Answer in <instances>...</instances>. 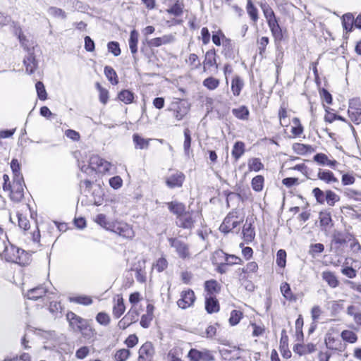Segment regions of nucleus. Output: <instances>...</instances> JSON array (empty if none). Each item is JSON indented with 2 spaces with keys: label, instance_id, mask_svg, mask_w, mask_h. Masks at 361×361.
Masks as SVG:
<instances>
[{
  "label": "nucleus",
  "instance_id": "23",
  "mask_svg": "<svg viewBox=\"0 0 361 361\" xmlns=\"http://www.w3.org/2000/svg\"><path fill=\"white\" fill-rule=\"evenodd\" d=\"M183 0H177L174 4H173L169 8L166 10V12L171 15L178 17L183 14Z\"/></svg>",
  "mask_w": 361,
  "mask_h": 361
},
{
  "label": "nucleus",
  "instance_id": "26",
  "mask_svg": "<svg viewBox=\"0 0 361 361\" xmlns=\"http://www.w3.org/2000/svg\"><path fill=\"white\" fill-rule=\"evenodd\" d=\"M232 114L237 118L245 121L248 119L250 111L247 106L243 105L240 106L239 108L233 109Z\"/></svg>",
  "mask_w": 361,
  "mask_h": 361
},
{
  "label": "nucleus",
  "instance_id": "19",
  "mask_svg": "<svg viewBox=\"0 0 361 361\" xmlns=\"http://www.w3.org/2000/svg\"><path fill=\"white\" fill-rule=\"evenodd\" d=\"M205 310L209 314L218 312L219 304L218 300L212 295L207 296L205 299Z\"/></svg>",
  "mask_w": 361,
  "mask_h": 361
},
{
  "label": "nucleus",
  "instance_id": "45",
  "mask_svg": "<svg viewBox=\"0 0 361 361\" xmlns=\"http://www.w3.org/2000/svg\"><path fill=\"white\" fill-rule=\"evenodd\" d=\"M35 88L38 98L42 101L46 100L47 99V94L43 82L41 81L37 82Z\"/></svg>",
  "mask_w": 361,
  "mask_h": 361
},
{
  "label": "nucleus",
  "instance_id": "61",
  "mask_svg": "<svg viewBox=\"0 0 361 361\" xmlns=\"http://www.w3.org/2000/svg\"><path fill=\"white\" fill-rule=\"evenodd\" d=\"M324 250V246L322 243L312 244L310 247L309 253L314 257L315 254L322 253Z\"/></svg>",
  "mask_w": 361,
  "mask_h": 361
},
{
  "label": "nucleus",
  "instance_id": "17",
  "mask_svg": "<svg viewBox=\"0 0 361 361\" xmlns=\"http://www.w3.org/2000/svg\"><path fill=\"white\" fill-rule=\"evenodd\" d=\"M223 50L222 54L226 59H234V44L231 39L224 37L223 42Z\"/></svg>",
  "mask_w": 361,
  "mask_h": 361
},
{
  "label": "nucleus",
  "instance_id": "49",
  "mask_svg": "<svg viewBox=\"0 0 361 361\" xmlns=\"http://www.w3.org/2000/svg\"><path fill=\"white\" fill-rule=\"evenodd\" d=\"M48 13L55 18H60L61 19H66V14L64 11H63L61 8L51 6L48 9Z\"/></svg>",
  "mask_w": 361,
  "mask_h": 361
},
{
  "label": "nucleus",
  "instance_id": "1",
  "mask_svg": "<svg viewBox=\"0 0 361 361\" xmlns=\"http://www.w3.org/2000/svg\"><path fill=\"white\" fill-rule=\"evenodd\" d=\"M27 255V254L24 250L18 248L10 243L0 258L4 259L8 262L24 264L26 263L24 257H26Z\"/></svg>",
  "mask_w": 361,
  "mask_h": 361
},
{
  "label": "nucleus",
  "instance_id": "64",
  "mask_svg": "<svg viewBox=\"0 0 361 361\" xmlns=\"http://www.w3.org/2000/svg\"><path fill=\"white\" fill-rule=\"evenodd\" d=\"M102 159L99 156H92L90 159V165L92 171L96 170V169H99L101 166Z\"/></svg>",
  "mask_w": 361,
  "mask_h": 361
},
{
  "label": "nucleus",
  "instance_id": "33",
  "mask_svg": "<svg viewBox=\"0 0 361 361\" xmlns=\"http://www.w3.org/2000/svg\"><path fill=\"white\" fill-rule=\"evenodd\" d=\"M261 8L263 11L264 17L267 19V23H269L272 20H276V18L275 16L274 12L272 8L267 4H262Z\"/></svg>",
  "mask_w": 361,
  "mask_h": 361
},
{
  "label": "nucleus",
  "instance_id": "8",
  "mask_svg": "<svg viewBox=\"0 0 361 361\" xmlns=\"http://www.w3.org/2000/svg\"><path fill=\"white\" fill-rule=\"evenodd\" d=\"M190 361H214V356L212 351L207 349L198 350L195 348L190 350L188 355Z\"/></svg>",
  "mask_w": 361,
  "mask_h": 361
},
{
  "label": "nucleus",
  "instance_id": "2",
  "mask_svg": "<svg viewBox=\"0 0 361 361\" xmlns=\"http://www.w3.org/2000/svg\"><path fill=\"white\" fill-rule=\"evenodd\" d=\"M168 241L170 246L175 249L176 254L180 259H185L190 257L189 245L186 243L177 238H169Z\"/></svg>",
  "mask_w": 361,
  "mask_h": 361
},
{
  "label": "nucleus",
  "instance_id": "54",
  "mask_svg": "<svg viewBox=\"0 0 361 361\" xmlns=\"http://www.w3.org/2000/svg\"><path fill=\"white\" fill-rule=\"evenodd\" d=\"M243 233L244 238L247 240H251L255 237L254 229L252 228V224L250 223L247 224V223L244 225L243 229Z\"/></svg>",
  "mask_w": 361,
  "mask_h": 361
},
{
  "label": "nucleus",
  "instance_id": "27",
  "mask_svg": "<svg viewBox=\"0 0 361 361\" xmlns=\"http://www.w3.org/2000/svg\"><path fill=\"white\" fill-rule=\"evenodd\" d=\"M317 177L326 183L338 182V179L334 177V173L328 170L319 169Z\"/></svg>",
  "mask_w": 361,
  "mask_h": 361
},
{
  "label": "nucleus",
  "instance_id": "37",
  "mask_svg": "<svg viewBox=\"0 0 361 361\" xmlns=\"http://www.w3.org/2000/svg\"><path fill=\"white\" fill-rule=\"evenodd\" d=\"M204 63L205 65L209 66H216V68L218 67L216 60V51L214 49H210L206 52Z\"/></svg>",
  "mask_w": 361,
  "mask_h": 361
},
{
  "label": "nucleus",
  "instance_id": "47",
  "mask_svg": "<svg viewBox=\"0 0 361 361\" xmlns=\"http://www.w3.org/2000/svg\"><path fill=\"white\" fill-rule=\"evenodd\" d=\"M184 143H183V148L185 155L189 156L190 155V148L191 145V135L190 131L188 128H185L184 130Z\"/></svg>",
  "mask_w": 361,
  "mask_h": 361
},
{
  "label": "nucleus",
  "instance_id": "38",
  "mask_svg": "<svg viewBox=\"0 0 361 361\" xmlns=\"http://www.w3.org/2000/svg\"><path fill=\"white\" fill-rule=\"evenodd\" d=\"M351 237L349 233L338 232L334 235V241L336 244L343 245L350 240Z\"/></svg>",
  "mask_w": 361,
  "mask_h": 361
},
{
  "label": "nucleus",
  "instance_id": "63",
  "mask_svg": "<svg viewBox=\"0 0 361 361\" xmlns=\"http://www.w3.org/2000/svg\"><path fill=\"white\" fill-rule=\"evenodd\" d=\"M109 185L115 190L119 189L123 185V180L118 176H114L109 179Z\"/></svg>",
  "mask_w": 361,
  "mask_h": 361
},
{
  "label": "nucleus",
  "instance_id": "41",
  "mask_svg": "<svg viewBox=\"0 0 361 361\" xmlns=\"http://www.w3.org/2000/svg\"><path fill=\"white\" fill-rule=\"evenodd\" d=\"M264 177L261 175L254 177L251 182L252 189L256 192L262 190L264 186Z\"/></svg>",
  "mask_w": 361,
  "mask_h": 361
},
{
  "label": "nucleus",
  "instance_id": "11",
  "mask_svg": "<svg viewBox=\"0 0 361 361\" xmlns=\"http://www.w3.org/2000/svg\"><path fill=\"white\" fill-rule=\"evenodd\" d=\"M324 343L328 349L336 351L338 353L343 352L347 347L346 344L343 343L340 339L328 335L325 337Z\"/></svg>",
  "mask_w": 361,
  "mask_h": 361
},
{
  "label": "nucleus",
  "instance_id": "29",
  "mask_svg": "<svg viewBox=\"0 0 361 361\" xmlns=\"http://www.w3.org/2000/svg\"><path fill=\"white\" fill-rule=\"evenodd\" d=\"M293 150L298 154H305L314 152V149L309 145L295 143L293 145Z\"/></svg>",
  "mask_w": 361,
  "mask_h": 361
},
{
  "label": "nucleus",
  "instance_id": "16",
  "mask_svg": "<svg viewBox=\"0 0 361 361\" xmlns=\"http://www.w3.org/2000/svg\"><path fill=\"white\" fill-rule=\"evenodd\" d=\"M169 210L176 215V219L186 211L185 205L178 201H172L166 203Z\"/></svg>",
  "mask_w": 361,
  "mask_h": 361
},
{
  "label": "nucleus",
  "instance_id": "32",
  "mask_svg": "<svg viewBox=\"0 0 361 361\" xmlns=\"http://www.w3.org/2000/svg\"><path fill=\"white\" fill-rule=\"evenodd\" d=\"M281 291L283 297L289 301H295L296 297L293 294L290 285L287 283H283L281 285Z\"/></svg>",
  "mask_w": 361,
  "mask_h": 361
},
{
  "label": "nucleus",
  "instance_id": "48",
  "mask_svg": "<svg viewBox=\"0 0 361 361\" xmlns=\"http://www.w3.org/2000/svg\"><path fill=\"white\" fill-rule=\"evenodd\" d=\"M326 202L329 206H334L340 200V197L331 190L326 191Z\"/></svg>",
  "mask_w": 361,
  "mask_h": 361
},
{
  "label": "nucleus",
  "instance_id": "52",
  "mask_svg": "<svg viewBox=\"0 0 361 361\" xmlns=\"http://www.w3.org/2000/svg\"><path fill=\"white\" fill-rule=\"evenodd\" d=\"M243 316V313L238 310H232L229 318V323L231 326L238 324Z\"/></svg>",
  "mask_w": 361,
  "mask_h": 361
},
{
  "label": "nucleus",
  "instance_id": "50",
  "mask_svg": "<svg viewBox=\"0 0 361 361\" xmlns=\"http://www.w3.org/2000/svg\"><path fill=\"white\" fill-rule=\"evenodd\" d=\"M11 168L13 173V178H20V176H23V174L20 173V164H19L18 159H13L11 160Z\"/></svg>",
  "mask_w": 361,
  "mask_h": 361
},
{
  "label": "nucleus",
  "instance_id": "20",
  "mask_svg": "<svg viewBox=\"0 0 361 361\" xmlns=\"http://www.w3.org/2000/svg\"><path fill=\"white\" fill-rule=\"evenodd\" d=\"M316 350V346L313 343H308L307 345L296 344L293 347V351L299 355H304L306 354L314 353Z\"/></svg>",
  "mask_w": 361,
  "mask_h": 361
},
{
  "label": "nucleus",
  "instance_id": "10",
  "mask_svg": "<svg viewBox=\"0 0 361 361\" xmlns=\"http://www.w3.org/2000/svg\"><path fill=\"white\" fill-rule=\"evenodd\" d=\"M180 297L177 301V305L182 309H186L192 306L195 300V293L192 290L182 291Z\"/></svg>",
  "mask_w": 361,
  "mask_h": 361
},
{
  "label": "nucleus",
  "instance_id": "9",
  "mask_svg": "<svg viewBox=\"0 0 361 361\" xmlns=\"http://www.w3.org/2000/svg\"><path fill=\"white\" fill-rule=\"evenodd\" d=\"M194 212L185 211L183 214L180 216L176 221V225L183 229L192 230L194 228V224L196 221L193 216Z\"/></svg>",
  "mask_w": 361,
  "mask_h": 361
},
{
  "label": "nucleus",
  "instance_id": "59",
  "mask_svg": "<svg viewBox=\"0 0 361 361\" xmlns=\"http://www.w3.org/2000/svg\"><path fill=\"white\" fill-rule=\"evenodd\" d=\"M108 51L114 54L115 56H118L121 54V49L118 42H109L107 44Z\"/></svg>",
  "mask_w": 361,
  "mask_h": 361
},
{
  "label": "nucleus",
  "instance_id": "15",
  "mask_svg": "<svg viewBox=\"0 0 361 361\" xmlns=\"http://www.w3.org/2000/svg\"><path fill=\"white\" fill-rule=\"evenodd\" d=\"M111 230L123 238H131L133 235L132 228L126 224H114Z\"/></svg>",
  "mask_w": 361,
  "mask_h": 361
},
{
  "label": "nucleus",
  "instance_id": "13",
  "mask_svg": "<svg viewBox=\"0 0 361 361\" xmlns=\"http://www.w3.org/2000/svg\"><path fill=\"white\" fill-rule=\"evenodd\" d=\"M23 63L25 66V71L28 74L33 73L36 70L37 61L34 54L33 48L27 49V56L25 57Z\"/></svg>",
  "mask_w": 361,
  "mask_h": 361
},
{
  "label": "nucleus",
  "instance_id": "51",
  "mask_svg": "<svg viewBox=\"0 0 361 361\" xmlns=\"http://www.w3.org/2000/svg\"><path fill=\"white\" fill-rule=\"evenodd\" d=\"M95 222L107 230L111 229V224L107 221L106 216L103 214H98L95 218Z\"/></svg>",
  "mask_w": 361,
  "mask_h": 361
},
{
  "label": "nucleus",
  "instance_id": "53",
  "mask_svg": "<svg viewBox=\"0 0 361 361\" xmlns=\"http://www.w3.org/2000/svg\"><path fill=\"white\" fill-rule=\"evenodd\" d=\"M276 264L279 267L284 268L286 263V252L284 250H279L276 255Z\"/></svg>",
  "mask_w": 361,
  "mask_h": 361
},
{
  "label": "nucleus",
  "instance_id": "35",
  "mask_svg": "<svg viewBox=\"0 0 361 361\" xmlns=\"http://www.w3.org/2000/svg\"><path fill=\"white\" fill-rule=\"evenodd\" d=\"M104 74L111 84L117 85L118 83L116 72L112 67L109 66H105Z\"/></svg>",
  "mask_w": 361,
  "mask_h": 361
},
{
  "label": "nucleus",
  "instance_id": "18",
  "mask_svg": "<svg viewBox=\"0 0 361 361\" xmlns=\"http://www.w3.org/2000/svg\"><path fill=\"white\" fill-rule=\"evenodd\" d=\"M354 24V16L352 13H348L343 16L342 25L343 29L345 30V33L343 35L345 38H348L347 35L353 30Z\"/></svg>",
  "mask_w": 361,
  "mask_h": 361
},
{
  "label": "nucleus",
  "instance_id": "58",
  "mask_svg": "<svg viewBox=\"0 0 361 361\" xmlns=\"http://www.w3.org/2000/svg\"><path fill=\"white\" fill-rule=\"evenodd\" d=\"M130 355V352L128 349H121L118 350L115 355V360L116 361H126Z\"/></svg>",
  "mask_w": 361,
  "mask_h": 361
},
{
  "label": "nucleus",
  "instance_id": "39",
  "mask_svg": "<svg viewBox=\"0 0 361 361\" xmlns=\"http://www.w3.org/2000/svg\"><path fill=\"white\" fill-rule=\"evenodd\" d=\"M341 338L348 343H355L357 341V336L350 330H343L341 334Z\"/></svg>",
  "mask_w": 361,
  "mask_h": 361
},
{
  "label": "nucleus",
  "instance_id": "62",
  "mask_svg": "<svg viewBox=\"0 0 361 361\" xmlns=\"http://www.w3.org/2000/svg\"><path fill=\"white\" fill-rule=\"evenodd\" d=\"M167 260L164 257L158 259L156 263L154 264V267L157 270L158 272L163 271L167 267Z\"/></svg>",
  "mask_w": 361,
  "mask_h": 361
},
{
  "label": "nucleus",
  "instance_id": "31",
  "mask_svg": "<svg viewBox=\"0 0 361 361\" xmlns=\"http://www.w3.org/2000/svg\"><path fill=\"white\" fill-rule=\"evenodd\" d=\"M172 39L171 36L164 35L161 37H156L152 39L148 42V44L149 47H158L163 44H168L171 42Z\"/></svg>",
  "mask_w": 361,
  "mask_h": 361
},
{
  "label": "nucleus",
  "instance_id": "28",
  "mask_svg": "<svg viewBox=\"0 0 361 361\" xmlns=\"http://www.w3.org/2000/svg\"><path fill=\"white\" fill-rule=\"evenodd\" d=\"M245 153V143L241 141H237L233 147L231 154L235 161L238 160Z\"/></svg>",
  "mask_w": 361,
  "mask_h": 361
},
{
  "label": "nucleus",
  "instance_id": "21",
  "mask_svg": "<svg viewBox=\"0 0 361 361\" xmlns=\"http://www.w3.org/2000/svg\"><path fill=\"white\" fill-rule=\"evenodd\" d=\"M322 278L331 288H335L339 285L337 277L335 274L331 271H323L322 273Z\"/></svg>",
  "mask_w": 361,
  "mask_h": 361
},
{
  "label": "nucleus",
  "instance_id": "44",
  "mask_svg": "<svg viewBox=\"0 0 361 361\" xmlns=\"http://www.w3.org/2000/svg\"><path fill=\"white\" fill-rule=\"evenodd\" d=\"M227 254H226L223 250H218L214 252L212 256V263L213 264H218L223 262H225V259Z\"/></svg>",
  "mask_w": 361,
  "mask_h": 361
},
{
  "label": "nucleus",
  "instance_id": "5",
  "mask_svg": "<svg viewBox=\"0 0 361 361\" xmlns=\"http://www.w3.org/2000/svg\"><path fill=\"white\" fill-rule=\"evenodd\" d=\"M348 116L356 125L361 123V102L359 99L353 98L349 102Z\"/></svg>",
  "mask_w": 361,
  "mask_h": 361
},
{
  "label": "nucleus",
  "instance_id": "43",
  "mask_svg": "<svg viewBox=\"0 0 361 361\" xmlns=\"http://www.w3.org/2000/svg\"><path fill=\"white\" fill-rule=\"evenodd\" d=\"M69 300L72 302L83 305H90L92 303V300L90 296L87 295H79L75 297H71Z\"/></svg>",
  "mask_w": 361,
  "mask_h": 361
},
{
  "label": "nucleus",
  "instance_id": "30",
  "mask_svg": "<svg viewBox=\"0 0 361 361\" xmlns=\"http://www.w3.org/2000/svg\"><path fill=\"white\" fill-rule=\"evenodd\" d=\"M133 140L135 143V148L137 149H147L149 147V141L151 139H145L140 136L138 134H134L133 135Z\"/></svg>",
  "mask_w": 361,
  "mask_h": 361
},
{
  "label": "nucleus",
  "instance_id": "25",
  "mask_svg": "<svg viewBox=\"0 0 361 361\" xmlns=\"http://www.w3.org/2000/svg\"><path fill=\"white\" fill-rule=\"evenodd\" d=\"M244 86L243 80L238 75L235 76L231 81V91L235 96H239Z\"/></svg>",
  "mask_w": 361,
  "mask_h": 361
},
{
  "label": "nucleus",
  "instance_id": "22",
  "mask_svg": "<svg viewBox=\"0 0 361 361\" xmlns=\"http://www.w3.org/2000/svg\"><path fill=\"white\" fill-rule=\"evenodd\" d=\"M268 25L275 40H282L283 37V32L277 20L271 21L269 23H268Z\"/></svg>",
  "mask_w": 361,
  "mask_h": 361
},
{
  "label": "nucleus",
  "instance_id": "46",
  "mask_svg": "<svg viewBox=\"0 0 361 361\" xmlns=\"http://www.w3.org/2000/svg\"><path fill=\"white\" fill-rule=\"evenodd\" d=\"M247 12L250 16V18L254 22H256L258 20V11L257 8L253 5L251 0L247 1Z\"/></svg>",
  "mask_w": 361,
  "mask_h": 361
},
{
  "label": "nucleus",
  "instance_id": "60",
  "mask_svg": "<svg viewBox=\"0 0 361 361\" xmlns=\"http://www.w3.org/2000/svg\"><path fill=\"white\" fill-rule=\"evenodd\" d=\"M138 316L139 312L136 309H130L124 317L130 324H133L137 321Z\"/></svg>",
  "mask_w": 361,
  "mask_h": 361
},
{
  "label": "nucleus",
  "instance_id": "36",
  "mask_svg": "<svg viewBox=\"0 0 361 361\" xmlns=\"http://www.w3.org/2000/svg\"><path fill=\"white\" fill-rule=\"evenodd\" d=\"M118 97L125 104H131L134 99V93L128 90H124L118 93Z\"/></svg>",
  "mask_w": 361,
  "mask_h": 361
},
{
  "label": "nucleus",
  "instance_id": "55",
  "mask_svg": "<svg viewBox=\"0 0 361 361\" xmlns=\"http://www.w3.org/2000/svg\"><path fill=\"white\" fill-rule=\"evenodd\" d=\"M203 85H204V86L207 87L209 90H215L219 86V80H217L214 78L209 77V78H206L203 81Z\"/></svg>",
  "mask_w": 361,
  "mask_h": 361
},
{
  "label": "nucleus",
  "instance_id": "14",
  "mask_svg": "<svg viewBox=\"0 0 361 361\" xmlns=\"http://www.w3.org/2000/svg\"><path fill=\"white\" fill-rule=\"evenodd\" d=\"M185 175L180 171L169 176L166 180V184L169 188H180L183 185Z\"/></svg>",
  "mask_w": 361,
  "mask_h": 361
},
{
  "label": "nucleus",
  "instance_id": "3",
  "mask_svg": "<svg viewBox=\"0 0 361 361\" xmlns=\"http://www.w3.org/2000/svg\"><path fill=\"white\" fill-rule=\"evenodd\" d=\"M25 186L23 176L13 178L11 190H9L10 198L12 201L19 202L24 197L23 187Z\"/></svg>",
  "mask_w": 361,
  "mask_h": 361
},
{
  "label": "nucleus",
  "instance_id": "12",
  "mask_svg": "<svg viewBox=\"0 0 361 361\" xmlns=\"http://www.w3.org/2000/svg\"><path fill=\"white\" fill-rule=\"evenodd\" d=\"M154 349L151 342L145 343L139 350L138 361H152Z\"/></svg>",
  "mask_w": 361,
  "mask_h": 361
},
{
  "label": "nucleus",
  "instance_id": "6",
  "mask_svg": "<svg viewBox=\"0 0 361 361\" xmlns=\"http://www.w3.org/2000/svg\"><path fill=\"white\" fill-rule=\"evenodd\" d=\"M54 293L49 292L44 286H39L27 291V297L29 300H37L40 298L47 299V301L54 299Z\"/></svg>",
  "mask_w": 361,
  "mask_h": 361
},
{
  "label": "nucleus",
  "instance_id": "40",
  "mask_svg": "<svg viewBox=\"0 0 361 361\" xmlns=\"http://www.w3.org/2000/svg\"><path fill=\"white\" fill-rule=\"evenodd\" d=\"M204 288L207 293L210 295L219 290V284L215 280L207 281L204 283Z\"/></svg>",
  "mask_w": 361,
  "mask_h": 361
},
{
  "label": "nucleus",
  "instance_id": "24",
  "mask_svg": "<svg viewBox=\"0 0 361 361\" xmlns=\"http://www.w3.org/2000/svg\"><path fill=\"white\" fill-rule=\"evenodd\" d=\"M138 37H139V33L137 32V31L136 30H133L130 32L129 42H128L129 48H130V50L135 59V54L137 52Z\"/></svg>",
  "mask_w": 361,
  "mask_h": 361
},
{
  "label": "nucleus",
  "instance_id": "57",
  "mask_svg": "<svg viewBox=\"0 0 361 361\" xmlns=\"http://www.w3.org/2000/svg\"><path fill=\"white\" fill-rule=\"evenodd\" d=\"M312 194L318 203L324 204L326 201V193H324L320 188H314L312 190Z\"/></svg>",
  "mask_w": 361,
  "mask_h": 361
},
{
  "label": "nucleus",
  "instance_id": "42",
  "mask_svg": "<svg viewBox=\"0 0 361 361\" xmlns=\"http://www.w3.org/2000/svg\"><path fill=\"white\" fill-rule=\"evenodd\" d=\"M248 168L251 171L257 172L264 169V164L259 158H252L248 161Z\"/></svg>",
  "mask_w": 361,
  "mask_h": 361
},
{
  "label": "nucleus",
  "instance_id": "34",
  "mask_svg": "<svg viewBox=\"0 0 361 361\" xmlns=\"http://www.w3.org/2000/svg\"><path fill=\"white\" fill-rule=\"evenodd\" d=\"M126 307L123 303V299L119 298L117 302L114 305L113 308V314L116 319L119 318L125 312Z\"/></svg>",
  "mask_w": 361,
  "mask_h": 361
},
{
  "label": "nucleus",
  "instance_id": "7",
  "mask_svg": "<svg viewBox=\"0 0 361 361\" xmlns=\"http://www.w3.org/2000/svg\"><path fill=\"white\" fill-rule=\"evenodd\" d=\"M66 319L74 331H82L87 327V322L73 312L66 314Z\"/></svg>",
  "mask_w": 361,
  "mask_h": 361
},
{
  "label": "nucleus",
  "instance_id": "4",
  "mask_svg": "<svg viewBox=\"0 0 361 361\" xmlns=\"http://www.w3.org/2000/svg\"><path fill=\"white\" fill-rule=\"evenodd\" d=\"M237 214V211L233 210L226 215L220 225L219 230L221 232L228 233L240 224L241 221L238 219Z\"/></svg>",
  "mask_w": 361,
  "mask_h": 361
},
{
  "label": "nucleus",
  "instance_id": "56",
  "mask_svg": "<svg viewBox=\"0 0 361 361\" xmlns=\"http://www.w3.org/2000/svg\"><path fill=\"white\" fill-rule=\"evenodd\" d=\"M96 87L99 92V101L104 104H106L109 99L108 91L103 88L99 82L96 83Z\"/></svg>",
  "mask_w": 361,
  "mask_h": 361
}]
</instances>
